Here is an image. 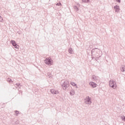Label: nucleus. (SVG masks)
Returning a JSON list of instances; mask_svg holds the SVG:
<instances>
[{"label": "nucleus", "mask_w": 125, "mask_h": 125, "mask_svg": "<svg viewBox=\"0 0 125 125\" xmlns=\"http://www.w3.org/2000/svg\"><path fill=\"white\" fill-rule=\"evenodd\" d=\"M92 56H95V57H100V50L97 48H94L91 50Z\"/></svg>", "instance_id": "1"}, {"label": "nucleus", "mask_w": 125, "mask_h": 125, "mask_svg": "<svg viewBox=\"0 0 125 125\" xmlns=\"http://www.w3.org/2000/svg\"><path fill=\"white\" fill-rule=\"evenodd\" d=\"M84 102L85 104H86L87 105H91V103H92L91 98L89 96L86 97L84 99Z\"/></svg>", "instance_id": "2"}, {"label": "nucleus", "mask_w": 125, "mask_h": 125, "mask_svg": "<svg viewBox=\"0 0 125 125\" xmlns=\"http://www.w3.org/2000/svg\"><path fill=\"white\" fill-rule=\"evenodd\" d=\"M61 83H62V86L63 89H66L68 87V84H69V82L67 81L62 80L61 81Z\"/></svg>", "instance_id": "3"}, {"label": "nucleus", "mask_w": 125, "mask_h": 125, "mask_svg": "<svg viewBox=\"0 0 125 125\" xmlns=\"http://www.w3.org/2000/svg\"><path fill=\"white\" fill-rule=\"evenodd\" d=\"M109 86H111L114 89H116L117 87V83L114 80H112L109 82Z\"/></svg>", "instance_id": "4"}, {"label": "nucleus", "mask_w": 125, "mask_h": 125, "mask_svg": "<svg viewBox=\"0 0 125 125\" xmlns=\"http://www.w3.org/2000/svg\"><path fill=\"white\" fill-rule=\"evenodd\" d=\"M44 62L46 65H49V66H50L52 65V63H53V61H52L51 58H47L44 61Z\"/></svg>", "instance_id": "5"}, {"label": "nucleus", "mask_w": 125, "mask_h": 125, "mask_svg": "<svg viewBox=\"0 0 125 125\" xmlns=\"http://www.w3.org/2000/svg\"><path fill=\"white\" fill-rule=\"evenodd\" d=\"M50 92L52 93V94H59V91H58V90H55L54 89H51Z\"/></svg>", "instance_id": "6"}, {"label": "nucleus", "mask_w": 125, "mask_h": 125, "mask_svg": "<svg viewBox=\"0 0 125 125\" xmlns=\"http://www.w3.org/2000/svg\"><path fill=\"white\" fill-rule=\"evenodd\" d=\"M114 8L115 10V12H119V11H120V6L116 5L114 7Z\"/></svg>", "instance_id": "7"}, {"label": "nucleus", "mask_w": 125, "mask_h": 125, "mask_svg": "<svg viewBox=\"0 0 125 125\" xmlns=\"http://www.w3.org/2000/svg\"><path fill=\"white\" fill-rule=\"evenodd\" d=\"M89 84L92 87H96L97 86V84L93 82H90Z\"/></svg>", "instance_id": "8"}, {"label": "nucleus", "mask_w": 125, "mask_h": 125, "mask_svg": "<svg viewBox=\"0 0 125 125\" xmlns=\"http://www.w3.org/2000/svg\"><path fill=\"white\" fill-rule=\"evenodd\" d=\"M11 43H12L13 46H15L16 45H17V43H16V42L14 40H11Z\"/></svg>", "instance_id": "9"}, {"label": "nucleus", "mask_w": 125, "mask_h": 125, "mask_svg": "<svg viewBox=\"0 0 125 125\" xmlns=\"http://www.w3.org/2000/svg\"><path fill=\"white\" fill-rule=\"evenodd\" d=\"M68 52L70 54H73L74 53V50H73V49H72V48H69L68 49Z\"/></svg>", "instance_id": "10"}, {"label": "nucleus", "mask_w": 125, "mask_h": 125, "mask_svg": "<svg viewBox=\"0 0 125 125\" xmlns=\"http://www.w3.org/2000/svg\"><path fill=\"white\" fill-rule=\"evenodd\" d=\"M75 95V91L74 90H72L70 92V95L73 96V95Z\"/></svg>", "instance_id": "11"}, {"label": "nucleus", "mask_w": 125, "mask_h": 125, "mask_svg": "<svg viewBox=\"0 0 125 125\" xmlns=\"http://www.w3.org/2000/svg\"><path fill=\"white\" fill-rule=\"evenodd\" d=\"M74 9H75V11H76V12L79 11V10L80 9H79V8L78 7H77V6H75L74 7Z\"/></svg>", "instance_id": "12"}, {"label": "nucleus", "mask_w": 125, "mask_h": 125, "mask_svg": "<svg viewBox=\"0 0 125 125\" xmlns=\"http://www.w3.org/2000/svg\"><path fill=\"white\" fill-rule=\"evenodd\" d=\"M70 84H71V85H73V86H76V87H78L77 86V84H76V83H74V82H71Z\"/></svg>", "instance_id": "13"}, {"label": "nucleus", "mask_w": 125, "mask_h": 125, "mask_svg": "<svg viewBox=\"0 0 125 125\" xmlns=\"http://www.w3.org/2000/svg\"><path fill=\"white\" fill-rule=\"evenodd\" d=\"M15 87L17 88V87H20V84L17 83L16 85H15Z\"/></svg>", "instance_id": "14"}, {"label": "nucleus", "mask_w": 125, "mask_h": 125, "mask_svg": "<svg viewBox=\"0 0 125 125\" xmlns=\"http://www.w3.org/2000/svg\"><path fill=\"white\" fill-rule=\"evenodd\" d=\"M7 82H8L9 83H13V81H12V80H11V79H7Z\"/></svg>", "instance_id": "15"}, {"label": "nucleus", "mask_w": 125, "mask_h": 125, "mask_svg": "<svg viewBox=\"0 0 125 125\" xmlns=\"http://www.w3.org/2000/svg\"><path fill=\"white\" fill-rule=\"evenodd\" d=\"M121 71H122V72H125V67H122L121 68Z\"/></svg>", "instance_id": "16"}, {"label": "nucleus", "mask_w": 125, "mask_h": 125, "mask_svg": "<svg viewBox=\"0 0 125 125\" xmlns=\"http://www.w3.org/2000/svg\"><path fill=\"white\" fill-rule=\"evenodd\" d=\"M18 46H19V45L17 44L16 46H14V47H15V48H16L17 49H19V47H18Z\"/></svg>", "instance_id": "17"}, {"label": "nucleus", "mask_w": 125, "mask_h": 125, "mask_svg": "<svg viewBox=\"0 0 125 125\" xmlns=\"http://www.w3.org/2000/svg\"><path fill=\"white\" fill-rule=\"evenodd\" d=\"M122 120L125 122V116H123L122 117Z\"/></svg>", "instance_id": "18"}, {"label": "nucleus", "mask_w": 125, "mask_h": 125, "mask_svg": "<svg viewBox=\"0 0 125 125\" xmlns=\"http://www.w3.org/2000/svg\"><path fill=\"white\" fill-rule=\"evenodd\" d=\"M56 5H58L59 6L60 5H62V4H61V3L59 2V3L56 4Z\"/></svg>", "instance_id": "19"}, {"label": "nucleus", "mask_w": 125, "mask_h": 125, "mask_svg": "<svg viewBox=\"0 0 125 125\" xmlns=\"http://www.w3.org/2000/svg\"><path fill=\"white\" fill-rule=\"evenodd\" d=\"M2 21H3L2 18H0V22H2Z\"/></svg>", "instance_id": "20"}, {"label": "nucleus", "mask_w": 125, "mask_h": 125, "mask_svg": "<svg viewBox=\"0 0 125 125\" xmlns=\"http://www.w3.org/2000/svg\"><path fill=\"white\" fill-rule=\"evenodd\" d=\"M92 79L93 80H95L96 79V77H95V76H93Z\"/></svg>", "instance_id": "21"}, {"label": "nucleus", "mask_w": 125, "mask_h": 125, "mask_svg": "<svg viewBox=\"0 0 125 125\" xmlns=\"http://www.w3.org/2000/svg\"><path fill=\"white\" fill-rule=\"evenodd\" d=\"M88 2H89V0H86L85 3H88Z\"/></svg>", "instance_id": "22"}, {"label": "nucleus", "mask_w": 125, "mask_h": 125, "mask_svg": "<svg viewBox=\"0 0 125 125\" xmlns=\"http://www.w3.org/2000/svg\"><path fill=\"white\" fill-rule=\"evenodd\" d=\"M82 1L83 2H86V0H82Z\"/></svg>", "instance_id": "23"}, {"label": "nucleus", "mask_w": 125, "mask_h": 125, "mask_svg": "<svg viewBox=\"0 0 125 125\" xmlns=\"http://www.w3.org/2000/svg\"><path fill=\"white\" fill-rule=\"evenodd\" d=\"M116 1H117V2H121V0H116Z\"/></svg>", "instance_id": "24"}, {"label": "nucleus", "mask_w": 125, "mask_h": 125, "mask_svg": "<svg viewBox=\"0 0 125 125\" xmlns=\"http://www.w3.org/2000/svg\"><path fill=\"white\" fill-rule=\"evenodd\" d=\"M19 111H16V114H19Z\"/></svg>", "instance_id": "25"}, {"label": "nucleus", "mask_w": 125, "mask_h": 125, "mask_svg": "<svg viewBox=\"0 0 125 125\" xmlns=\"http://www.w3.org/2000/svg\"><path fill=\"white\" fill-rule=\"evenodd\" d=\"M50 75H51L50 73H48V76H50Z\"/></svg>", "instance_id": "26"}, {"label": "nucleus", "mask_w": 125, "mask_h": 125, "mask_svg": "<svg viewBox=\"0 0 125 125\" xmlns=\"http://www.w3.org/2000/svg\"><path fill=\"white\" fill-rule=\"evenodd\" d=\"M77 5L78 6H80V3H77Z\"/></svg>", "instance_id": "27"}, {"label": "nucleus", "mask_w": 125, "mask_h": 125, "mask_svg": "<svg viewBox=\"0 0 125 125\" xmlns=\"http://www.w3.org/2000/svg\"><path fill=\"white\" fill-rule=\"evenodd\" d=\"M98 58H96V61H97V59H98Z\"/></svg>", "instance_id": "28"}]
</instances>
